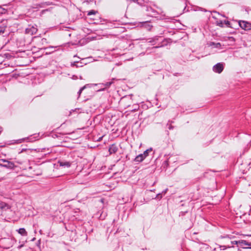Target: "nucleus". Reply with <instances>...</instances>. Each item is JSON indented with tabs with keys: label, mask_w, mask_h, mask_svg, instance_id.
Here are the masks:
<instances>
[{
	"label": "nucleus",
	"mask_w": 251,
	"mask_h": 251,
	"mask_svg": "<svg viewBox=\"0 0 251 251\" xmlns=\"http://www.w3.org/2000/svg\"><path fill=\"white\" fill-rule=\"evenodd\" d=\"M43 135V134L40 132L32 134L26 137L17 140H10L7 142V145H16L20 144L24 142H33L39 140L40 137Z\"/></svg>",
	"instance_id": "f257e3e1"
},
{
	"label": "nucleus",
	"mask_w": 251,
	"mask_h": 251,
	"mask_svg": "<svg viewBox=\"0 0 251 251\" xmlns=\"http://www.w3.org/2000/svg\"><path fill=\"white\" fill-rule=\"evenodd\" d=\"M72 133V132H67V131H66L60 132H59L56 131H55V132L53 131V132H51L49 135V136H51V137H52L53 138H58L59 137H60V135L70 134H71Z\"/></svg>",
	"instance_id": "f03ea898"
},
{
	"label": "nucleus",
	"mask_w": 251,
	"mask_h": 251,
	"mask_svg": "<svg viewBox=\"0 0 251 251\" xmlns=\"http://www.w3.org/2000/svg\"><path fill=\"white\" fill-rule=\"evenodd\" d=\"M239 25L244 30H249L251 29V24L248 22L244 21H239Z\"/></svg>",
	"instance_id": "7ed1b4c3"
},
{
	"label": "nucleus",
	"mask_w": 251,
	"mask_h": 251,
	"mask_svg": "<svg viewBox=\"0 0 251 251\" xmlns=\"http://www.w3.org/2000/svg\"><path fill=\"white\" fill-rule=\"evenodd\" d=\"M37 31V25L29 26L25 29V33L30 35L35 34Z\"/></svg>",
	"instance_id": "20e7f679"
},
{
	"label": "nucleus",
	"mask_w": 251,
	"mask_h": 251,
	"mask_svg": "<svg viewBox=\"0 0 251 251\" xmlns=\"http://www.w3.org/2000/svg\"><path fill=\"white\" fill-rule=\"evenodd\" d=\"M58 163L60 166L65 168H70L72 165V162L66 160H59Z\"/></svg>",
	"instance_id": "39448f33"
},
{
	"label": "nucleus",
	"mask_w": 251,
	"mask_h": 251,
	"mask_svg": "<svg viewBox=\"0 0 251 251\" xmlns=\"http://www.w3.org/2000/svg\"><path fill=\"white\" fill-rule=\"evenodd\" d=\"M224 69L223 64L221 63H218L213 67V70L214 72L217 73H221Z\"/></svg>",
	"instance_id": "423d86ee"
},
{
	"label": "nucleus",
	"mask_w": 251,
	"mask_h": 251,
	"mask_svg": "<svg viewBox=\"0 0 251 251\" xmlns=\"http://www.w3.org/2000/svg\"><path fill=\"white\" fill-rule=\"evenodd\" d=\"M251 246V243H249L246 240H239L238 241V246L239 247L242 248H248L247 246Z\"/></svg>",
	"instance_id": "0eeeda50"
},
{
	"label": "nucleus",
	"mask_w": 251,
	"mask_h": 251,
	"mask_svg": "<svg viewBox=\"0 0 251 251\" xmlns=\"http://www.w3.org/2000/svg\"><path fill=\"white\" fill-rule=\"evenodd\" d=\"M118 150V147L115 144H112L109 147L108 151L110 154L115 153Z\"/></svg>",
	"instance_id": "6e6552de"
},
{
	"label": "nucleus",
	"mask_w": 251,
	"mask_h": 251,
	"mask_svg": "<svg viewBox=\"0 0 251 251\" xmlns=\"http://www.w3.org/2000/svg\"><path fill=\"white\" fill-rule=\"evenodd\" d=\"M0 166L4 167L5 168L13 169L16 167L14 163L13 162L7 161V162L4 164H0Z\"/></svg>",
	"instance_id": "1a4fd4ad"
},
{
	"label": "nucleus",
	"mask_w": 251,
	"mask_h": 251,
	"mask_svg": "<svg viewBox=\"0 0 251 251\" xmlns=\"http://www.w3.org/2000/svg\"><path fill=\"white\" fill-rule=\"evenodd\" d=\"M0 206H1V210H7L10 208V206L5 202H0Z\"/></svg>",
	"instance_id": "9d476101"
},
{
	"label": "nucleus",
	"mask_w": 251,
	"mask_h": 251,
	"mask_svg": "<svg viewBox=\"0 0 251 251\" xmlns=\"http://www.w3.org/2000/svg\"><path fill=\"white\" fill-rule=\"evenodd\" d=\"M17 231L22 236H26L27 235V232L25 228H20L17 230Z\"/></svg>",
	"instance_id": "9b49d317"
},
{
	"label": "nucleus",
	"mask_w": 251,
	"mask_h": 251,
	"mask_svg": "<svg viewBox=\"0 0 251 251\" xmlns=\"http://www.w3.org/2000/svg\"><path fill=\"white\" fill-rule=\"evenodd\" d=\"M145 159V158L144 157L143 154L141 153V154H140L138 155H137L135 158L134 161L137 162H141L143 161Z\"/></svg>",
	"instance_id": "f8f14e48"
},
{
	"label": "nucleus",
	"mask_w": 251,
	"mask_h": 251,
	"mask_svg": "<svg viewBox=\"0 0 251 251\" xmlns=\"http://www.w3.org/2000/svg\"><path fill=\"white\" fill-rule=\"evenodd\" d=\"M250 164V163H242L240 164L239 166V168L241 171L244 172L246 171V169H248V165Z\"/></svg>",
	"instance_id": "ddd939ff"
},
{
	"label": "nucleus",
	"mask_w": 251,
	"mask_h": 251,
	"mask_svg": "<svg viewBox=\"0 0 251 251\" xmlns=\"http://www.w3.org/2000/svg\"><path fill=\"white\" fill-rule=\"evenodd\" d=\"M113 83V81H110L106 82L105 83H101L100 84L101 86H104V87L101 89L100 90H104L105 88H108Z\"/></svg>",
	"instance_id": "4468645a"
},
{
	"label": "nucleus",
	"mask_w": 251,
	"mask_h": 251,
	"mask_svg": "<svg viewBox=\"0 0 251 251\" xmlns=\"http://www.w3.org/2000/svg\"><path fill=\"white\" fill-rule=\"evenodd\" d=\"M232 246H231L229 244H227L226 245H221L220 246L219 248H220V249L221 250H225L226 249H228V248H232Z\"/></svg>",
	"instance_id": "2eb2a0df"
},
{
	"label": "nucleus",
	"mask_w": 251,
	"mask_h": 251,
	"mask_svg": "<svg viewBox=\"0 0 251 251\" xmlns=\"http://www.w3.org/2000/svg\"><path fill=\"white\" fill-rule=\"evenodd\" d=\"M152 151V148L149 149L145 151L143 153H142L144 157L146 158L150 152Z\"/></svg>",
	"instance_id": "dca6fc26"
},
{
	"label": "nucleus",
	"mask_w": 251,
	"mask_h": 251,
	"mask_svg": "<svg viewBox=\"0 0 251 251\" xmlns=\"http://www.w3.org/2000/svg\"><path fill=\"white\" fill-rule=\"evenodd\" d=\"M55 48H56V47L50 46L49 47L46 48L45 50H48L49 52H52L54 51V50H53L52 49Z\"/></svg>",
	"instance_id": "f3484780"
},
{
	"label": "nucleus",
	"mask_w": 251,
	"mask_h": 251,
	"mask_svg": "<svg viewBox=\"0 0 251 251\" xmlns=\"http://www.w3.org/2000/svg\"><path fill=\"white\" fill-rule=\"evenodd\" d=\"M6 26H0V35L3 34L5 30Z\"/></svg>",
	"instance_id": "a211bd4d"
},
{
	"label": "nucleus",
	"mask_w": 251,
	"mask_h": 251,
	"mask_svg": "<svg viewBox=\"0 0 251 251\" xmlns=\"http://www.w3.org/2000/svg\"><path fill=\"white\" fill-rule=\"evenodd\" d=\"M210 45L214 46V47L217 48H220L221 47V44L220 43H215L212 42L211 43Z\"/></svg>",
	"instance_id": "6ab92c4d"
},
{
	"label": "nucleus",
	"mask_w": 251,
	"mask_h": 251,
	"mask_svg": "<svg viewBox=\"0 0 251 251\" xmlns=\"http://www.w3.org/2000/svg\"><path fill=\"white\" fill-rule=\"evenodd\" d=\"M230 242V244H229V245H230L231 246H232V247H233V245H237L238 246V241H229Z\"/></svg>",
	"instance_id": "aec40b11"
},
{
	"label": "nucleus",
	"mask_w": 251,
	"mask_h": 251,
	"mask_svg": "<svg viewBox=\"0 0 251 251\" xmlns=\"http://www.w3.org/2000/svg\"><path fill=\"white\" fill-rule=\"evenodd\" d=\"M158 37H154V38L150 39V40L149 41V43H153V42H154L156 41L157 40H158Z\"/></svg>",
	"instance_id": "412c9836"
},
{
	"label": "nucleus",
	"mask_w": 251,
	"mask_h": 251,
	"mask_svg": "<svg viewBox=\"0 0 251 251\" xmlns=\"http://www.w3.org/2000/svg\"><path fill=\"white\" fill-rule=\"evenodd\" d=\"M25 151H26V152H30L31 151V150L30 149H22L21 150V151L19 152V153H22V152H24Z\"/></svg>",
	"instance_id": "4be33fe9"
},
{
	"label": "nucleus",
	"mask_w": 251,
	"mask_h": 251,
	"mask_svg": "<svg viewBox=\"0 0 251 251\" xmlns=\"http://www.w3.org/2000/svg\"><path fill=\"white\" fill-rule=\"evenodd\" d=\"M85 88V86H83L82 88H80V89L79 90L78 94L79 96L80 95L81 93H82V91Z\"/></svg>",
	"instance_id": "5701e85b"
},
{
	"label": "nucleus",
	"mask_w": 251,
	"mask_h": 251,
	"mask_svg": "<svg viewBox=\"0 0 251 251\" xmlns=\"http://www.w3.org/2000/svg\"><path fill=\"white\" fill-rule=\"evenodd\" d=\"M96 13V11H94V10H91L90 11H89L88 13V15H94V14H95Z\"/></svg>",
	"instance_id": "b1692460"
},
{
	"label": "nucleus",
	"mask_w": 251,
	"mask_h": 251,
	"mask_svg": "<svg viewBox=\"0 0 251 251\" xmlns=\"http://www.w3.org/2000/svg\"><path fill=\"white\" fill-rule=\"evenodd\" d=\"M223 25V23L222 21H220V22H217V25L222 27Z\"/></svg>",
	"instance_id": "393cba45"
},
{
	"label": "nucleus",
	"mask_w": 251,
	"mask_h": 251,
	"mask_svg": "<svg viewBox=\"0 0 251 251\" xmlns=\"http://www.w3.org/2000/svg\"><path fill=\"white\" fill-rule=\"evenodd\" d=\"M174 128V126H169V130H172Z\"/></svg>",
	"instance_id": "a878e982"
},
{
	"label": "nucleus",
	"mask_w": 251,
	"mask_h": 251,
	"mask_svg": "<svg viewBox=\"0 0 251 251\" xmlns=\"http://www.w3.org/2000/svg\"><path fill=\"white\" fill-rule=\"evenodd\" d=\"M2 161L3 162H5V163H6V162H7V161H8V160H5V159H2Z\"/></svg>",
	"instance_id": "bb28decb"
},
{
	"label": "nucleus",
	"mask_w": 251,
	"mask_h": 251,
	"mask_svg": "<svg viewBox=\"0 0 251 251\" xmlns=\"http://www.w3.org/2000/svg\"><path fill=\"white\" fill-rule=\"evenodd\" d=\"M23 246H23V245H20V246H19L18 247V248H19V249H21V248H22Z\"/></svg>",
	"instance_id": "cd10ccee"
},
{
	"label": "nucleus",
	"mask_w": 251,
	"mask_h": 251,
	"mask_svg": "<svg viewBox=\"0 0 251 251\" xmlns=\"http://www.w3.org/2000/svg\"><path fill=\"white\" fill-rule=\"evenodd\" d=\"M162 46H160V47H162ZM159 47H160V46H156V47H153V48H159Z\"/></svg>",
	"instance_id": "c85d7f7f"
},
{
	"label": "nucleus",
	"mask_w": 251,
	"mask_h": 251,
	"mask_svg": "<svg viewBox=\"0 0 251 251\" xmlns=\"http://www.w3.org/2000/svg\"><path fill=\"white\" fill-rule=\"evenodd\" d=\"M226 25H229V22L227 21V22L226 23Z\"/></svg>",
	"instance_id": "c756f323"
},
{
	"label": "nucleus",
	"mask_w": 251,
	"mask_h": 251,
	"mask_svg": "<svg viewBox=\"0 0 251 251\" xmlns=\"http://www.w3.org/2000/svg\"><path fill=\"white\" fill-rule=\"evenodd\" d=\"M166 134L169 135V132H168V131H167V132H166Z\"/></svg>",
	"instance_id": "7c9ffc66"
},
{
	"label": "nucleus",
	"mask_w": 251,
	"mask_h": 251,
	"mask_svg": "<svg viewBox=\"0 0 251 251\" xmlns=\"http://www.w3.org/2000/svg\"><path fill=\"white\" fill-rule=\"evenodd\" d=\"M38 243H39V244H40V240L38 241Z\"/></svg>",
	"instance_id": "2f4dec72"
},
{
	"label": "nucleus",
	"mask_w": 251,
	"mask_h": 251,
	"mask_svg": "<svg viewBox=\"0 0 251 251\" xmlns=\"http://www.w3.org/2000/svg\"><path fill=\"white\" fill-rule=\"evenodd\" d=\"M1 210V206H0V210Z\"/></svg>",
	"instance_id": "473e14b6"
},
{
	"label": "nucleus",
	"mask_w": 251,
	"mask_h": 251,
	"mask_svg": "<svg viewBox=\"0 0 251 251\" xmlns=\"http://www.w3.org/2000/svg\"><path fill=\"white\" fill-rule=\"evenodd\" d=\"M1 9V7H0V9Z\"/></svg>",
	"instance_id": "72a5a7b5"
}]
</instances>
